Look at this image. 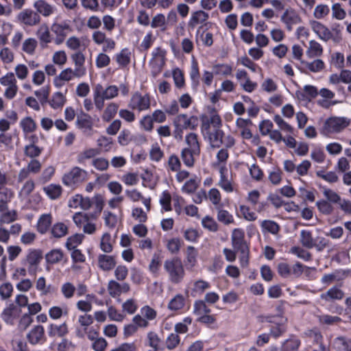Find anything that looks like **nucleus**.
Returning <instances> with one entry per match:
<instances>
[{
    "label": "nucleus",
    "mask_w": 351,
    "mask_h": 351,
    "mask_svg": "<svg viewBox=\"0 0 351 351\" xmlns=\"http://www.w3.org/2000/svg\"><path fill=\"white\" fill-rule=\"evenodd\" d=\"M175 123L180 130L194 129L197 125V119L193 116L189 117L183 114L176 117Z\"/></svg>",
    "instance_id": "obj_21"
},
{
    "label": "nucleus",
    "mask_w": 351,
    "mask_h": 351,
    "mask_svg": "<svg viewBox=\"0 0 351 351\" xmlns=\"http://www.w3.org/2000/svg\"><path fill=\"white\" fill-rule=\"evenodd\" d=\"M27 339L32 345L42 343L45 341V329L43 326H34L27 334Z\"/></svg>",
    "instance_id": "obj_15"
},
{
    "label": "nucleus",
    "mask_w": 351,
    "mask_h": 351,
    "mask_svg": "<svg viewBox=\"0 0 351 351\" xmlns=\"http://www.w3.org/2000/svg\"><path fill=\"white\" fill-rule=\"evenodd\" d=\"M109 295L112 298L119 297L121 293H128L130 290V285L127 282L120 284L114 280H110L107 286Z\"/></svg>",
    "instance_id": "obj_13"
},
{
    "label": "nucleus",
    "mask_w": 351,
    "mask_h": 351,
    "mask_svg": "<svg viewBox=\"0 0 351 351\" xmlns=\"http://www.w3.org/2000/svg\"><path fill=\"white\" fill-rule=\"evenodd\" d=\"M319 93L317 88L313 85H305L302 90H298L296 96L298 99L302 101H310L315 98Z\"/></svg>",
    "instance_id": "obj_27"
},
{
    "label": "nucleus",
    "mask_w": 351,
    "mask_h": 351,
    "mask_svg": "<svg viewBox=\"0 0 351 351\" xmlns=\"http://www.w3.org/2000/svg\"><path fill=\"white\" fill-rule=\"evenodd\" d=\"M323 53V47L322 45L314 40H311L308 43V47L306 51V55L308 58H314L319 57Z\"/></svg>",
    "instance_id": "obj_38"
},
{
    "label": "nucleus",
    "mask_w": 351,
    "mask_h": 351,
    "mask_svg": "<svg viewBox=\"0 0 351 351\" xmlns=\"http://www.w3.org/2000/svg\"><path fill=\"white\" fill-rule=\"evenodd\" d=\"M43 191L51 199H56L60 197L62 189L59 184H51L45 186Z\"/></svg>",
    "instance_id": "obj_46"
},
{
    "label": "nucleus",
    "mask_w": 351,
    "mask_h": 351,
    "mask_svg": "<svg viewBox=\"0 0 351 351\" xmlns=\"http://www.w3.org/2000/svg\"><path fill=\"white\" fill-rule=\"evenodd\" d=\"M217 220L223 223L224 225H230L234 222V217L228 210L222 209L220 207L217 208Z\"/></svg>",
    "instance_id": "obj_48"
},
{
    "label": "nucleus",
    "mask_w": 351,
    "mask_h": 351,
    "mask_svg": "<svg viewBox=\"0 0 351 351\" xmlns=\"http://www.w3.org/2000/svg\"><path fill=\"white\" fill-rule=\"evenodd\" d=\"M69 332L68 326L66 322L61 324H51L47 328V332L51 337H62Z\"/></svg>",
    "instance_id": "obj_29"
},
{
    "label": "nucleus",
    "mask_w": 351,
    "mask_h": 351,
    "mask_svg": "<svg viewBox=\"0 0 351 351\" xmlns=\"http://www.w3.org/2000/svg\"><path fill=\"white\" fill-rule=\"evenodd\" d=\"M300 241L304 247L308 249H311L315 246V241L313 238L312 233L308 230H301Z\"/></svg>",
    "instance_id": "obj_51"
},
{
    "label": "nucleus",
    "mask_w": 351,
    "mask_h": 351,
    "mask_svg": "<svg viewBox=\"0 0 351 351\" xmlns=\"http://www.w3.org/2000/svg\"><path fill=\"white\" fill-rule=\"evenodd\" d=\"M350 119L345 117L333 116L328 118L320 129V133L324 136L341 132L350 124Z\"/></svg>",
    "instance_id": "obj_3"
},
{
    "label": "nucleus",
    "mask_w": 351,
    "mask_h": 351,
    "mask_svg": "<svg viewBox=\"0 0 351 351\" xmlns=\"http://www.w3.org/2000/svg\"><path fill=\"white\" fill-rule=\"evenodd\" d=\"M43 259V252L40 250L30 249L28 250L24 260L25 264L28 265L29 269L37 267Z\"/></svg>",
    "instance_id": "obj_25"
},
{
    "label": "nucleus",
    "mask_w": 351,
    "mask_h": 351,
    "mask_svg": "<svg viewBox=\"0 0 351 351\" xmlns=\"http://www.w3.org/2000/svg\"><path fill=\"white\" fill-rule=\"evenodd\" d=\"M99 247L101 250L105 253H110L112 252L113 246L110 234L108 232L103 234L100 239Z\"/></svg>",
    "instance_id": "obj_52"
},
{
    "label": "nucleus",
    "mask_w": 351,
    "mask_h": 351,
    "mask_svg": "<svg viewBox=\"0 0 351 351\" xmlns=\"http://www.w3.org/2000/svg\"><path fill=\"white\" fill-rule=\"evenodd\" d=\"M220 132L221 128L210 130L209 125L205 124L202 133L212 148H219Z\"/></svg>",
    "instance_id": "obj_14"
},
{
    "label": "nucleus",
    "mask_w": 351,
    "mask_h": 351,
    "mask_svg": "<svg viewBox=\"0 0 351 351\" xmlns=\"http://www.w3.org/2000/svg\"><path fill=\"white\" fill-rule=\"evenodd\" d=\"M99 150L97 148H88L81 152L77 156V161L80 164L84 163L87 160L93 158L99 155Z\"/></svg>",
    "instance_id": "obj_45"
},
{
    "label": "nucleus",
    "mask_w": 351,
    "mask_h": 351,
    "mask_svg": "<svg viewBox=\"0 0 351 351\" xmlns=\"http://www.w3.org/2000/svg\"><path fill=\"white\" fill-rule=\"evenodd\" d=\"M14 197V192L5 186L0 187V211L8 210V203Z\"/></svg>",
    "instance_id": "obj_31"
},
{
    "label": "nucleus",
    "mask_w": 351,
    "mask_h": 351,
    "mask_svg": "<svg viewBox=\"0 0 351 351\" xmlns=\"http://www.w3.org/2000/svg\"><path fill=\"white\" fill-rule=\"evenodd\" d=\"M16 19L21 24L29 27L39 24L41 20L40 15L31 9H25L20 12Z\"/></svg>",
    "instance_id": "obj_7"
},
{
    "label": "nucleus",
    "mask_w": 351,
    "mask_h": 351,
    "mask_svg": "<svg viewBox=\"0 0 351 351\" xmlns=\"http://www.w3.org/2000/svg\"><path fill=\"white\" fill-rule=\"evenodd\" d=\"M51 31L58 36L65 38L71 31V27L66 22L54 23L51 25Z\"/></svg>",
    "instance_id": "obj_40"
},
{
    "label": "nucleus",
    "mask_w": 351,
    "mask_h": 351,
    "mask_svg": "<svg viewBox=\"0 0 351 351\" xmlns=\"http://www.w3.org/2000/svg\"><path fill=\"white\" fill-rule=\"evenodd\" d=\"M16 311V306L13 304H10L3 309L1 313V317L6 324H13L14 320L17 316Z\"/></svg>",
    "instance_id": "obj_37"
},
{
    "label": "nucleus",
    "mask_w": 351,
    "mask_h": 351,
    "mask_svg": "<svg viewBox=\"0 0 351 351\" xmlns=\"http://www.w3.org/2000/svg\"><path fill=\"white\" fill-rule=\"evenodd\" d=\"M209 19L208 13L206 12L203 10H199L191 13L190 19L189 21V27L194 28L197 25L202 27L206 24L207 21Z\"/></svg>",
    "instance_id": "obj_18"
},
{
    "label": "nucleus",
    "mask_w": 351,
    "mask_h": 351,
    "mask_svg": "<svg viewBox=\"0 0 351 351\" xmlns=\"http://www.w3.org/2000/svg\"><path fill=\"white\" fill-rule=\"evenodd\" d=\"M344 291L338 286H332L320 295V298L326 302L341 300L344 298Z\"/></svg>",
    "instance_id": "obj_16"
},
{
    "label": "nucleus",
    "mask_w": 351,
    "mask_h": 351,
    "mask_svg": "<svg viewBox=\"0 0 351 351\" xmlns=\"http://www.w3.org/2000/svg\"><path fill=\"white\" fill-rule=\"evenodd\" d=\"M333 346L337 351H351V340L337 337L334 340Z\"/></svg>",
    "instance_id": "obj_59"
},
{
    "label": "nucleus",
    "mask_w": 351,
    "mask_h": 351,
    "mask_svg": "<svg viewBox=\"0 0 351 351\" xmlns=\"http://www.w3.org/2000/svg\"><path fill=\"white\" fill-rule=\"evenodd\" d=\"M190 78L193 88L196 89L199 84V71L198 64L195 60H193L191 62Z\"/></svg>",
    "instance_id": "obj_47"
},
{
    "label": "nucleus",
    "mask_w": 351,
    "mask_h": 351,
    "mask_svg": "<svg viewBox=\"0 0 351 351\" xmlns=\"http://www.w3.org/2000/svg\"><path fill=\"white\" fill-rule=\"evenodd\" d=\"M185 305V297L179 293L176 295L168 303L167 307L170 311H177L182 309Z\"/></svg>",
    "instance_id": "obj_43"
},
{
    "label": "nucleus",
    "mask_w": 351,
    "mask_h": 351,
    "mask_svg": "<svg viewBox=\"0 0 351 351\" xmlns=\"http://www.w3.org/2000/svg\"><path fill=\"white\" fill-rule=\"evenodd\" d=\"M252 125L250 119H245L243 118H238L236 121V125L241 130V135L243 138L250 139L252 137L249 127Z\"/></svg>",
    "instance_id": "obj_32"
},
{
    "label": "nucleus",
    "mask_w": 351,
    "mask_h": 351,
    "mask_svg": "<svg viewBox=\"0 0 351 351\" xmlns=\"http://www.w3.org/2000/svg\"><path fill=\"white\" fill-rule=\"evenodd\" d=\"M150 25L152 28H160L161 31L167 29L166 17L163 14H157L152 17Z\"/></svg>",
    "instance_id": "obj_56"
},
{
    "label": "nucleus",
    "mask_w": 351,
    "mask_h": 351,
    "mask_svg": "<svg viewBox=\"0 0 351 351\" xmlns=\"http://www.w3.org/2000/svg\"><path fill=\"white\" fill-rule=\"evenodd\" d=\"M151 99L148 94L143 95L138 92L132 94L128 102V107L138 112L145 111L150 108Z\"/></svg>",
    "instance_id": "obj_6"
},
{
    "label": "nucleus",
    "mask_w": 351,
    "mask_h": 351,
    "mask_svg": "<svg viewBox=\"0 0 351 351\" xmlns=\"http://www.w3.org/2000/svg\"><path fill=\"white\" fill-rule=\"evenodd\" d=\"M94 88L106 100H111L119 95V88L116 85H109L104 88L102 84H97Z\"/></svg>",
    "instance_id": "obj_26"
},
{
    "label": "nucleus",
    "mask_w": 351,
    "mask_h": 351,
    "mask_svg": "<svg viewBox=\"0 0 351 351\" xmlns=\"http://www.w3.org/2000/svg\"><path fill=\"white\" fill-rule=\"evenodd\" d=\"M82 77L83 75L75 69L66 68L54 78L53 84L56 88H61L65 82H69L74 78H81Z\"/></svg>",
    "instance_id": "obj_8"
},
{
    "label": "nucleus",
    "mask_w": 351,
    "mask_h": 351,
    "mask_svg": "<svg viewBox=\"0 0 351 351\" xmlns=\"http://www.w3.org/2000/svg\"><path fill=\"white\" fill-rule=\"evenodd\" d=\"M87 176L88 173L86 170L79 167H74L63 176L62 182L66 186H73L85 181Z\"/></svg>",
    "instance_id": "obj_5"
},
{
    "label": "nucleus",
    "mask_w": 351,
    "mask_h": 351,
    "mask_svg": "<svg viewBox=\"0 0 351 351\" xmlns=\"http://www.w3.org/2000/svg\"><path fill=\"white\" fill-rule=\"evenodd\" d=\"M52 223V216L51 214L41 215L37 221L36 228L38 232L43 234L49 229Z\"/></svg>",
    "instance_id": "obj_33"
},
{
    "label": "nucleus",
    "mask_w": 351,
    "mask_h": 351,
    "mask_svg": "<svg viewBox=\"0 0 351 351\" xmlns=\"http://www.w3.org/2000/svg\"><path fill=\"white\" fill-rule=\"evenodd\" d=\"M71 59L74 64V69L77 71L83 76L86 74L85 66L86 57L82 51H77L71 54Z\"/></svg>",
    "instance_id": "obj_22"
},
{
    "label": "nucleus",
    "mask_w": 351,
    "mask_h": 351,
    "mask_svg": "<svg viewBox=\"0 0 351 351\" xmlns=\"http://www.w3.org/2000/svg\"><path fill=\"white\" fill-rule=\"evenodd\" d=\"M200 152H193V150L182 149L181 151V158L187 167H193L195 165V158L199 156Z\"/></svg>",
    "instance_id": "obj_42"
},
{
    "label": "nucleus",
    "mask_w": 351,
    "mask_h": 351,
    "mask_svg": "<svg viewBox=\"0 0 351 351\" xmlns=\"http://www.w3.org/2000/svg\"><path fill=\"white\" fill-rule=\"evenodd\" d=\"M119 107V104L115 102L108 103L101 114L102 121L104 122L110 121L116 116Z\"/></svg>",
    "instance_id": "obj_36"
},
{
    "label": "nucleus",
    "mask_w": 351,
    "mask_h": 351,
    "mask_svg": "<svg viewBox=\"0 0 351 351\" xmlns=\"http://www.w3.org/2000/svg\"><path fill=\"white\" fill-rule=\"evenodd\" d=\"M163 269L169 281L174 285L181 283L186 275L184 266L178 257L166 259L163 263Z\"/></svg>",
    "instance_id": "obj_1"
},
{
    "label": "nucleus",
    "mask_w": 351,
    "mask_h": 351,
    "mask_svg": "<svg viewBox=\"0 0 351 351\" xmlns=\"http://www.w3.org/2000/svg\"><path fill=\"white\" fill-rule=\"evenodd\" d=\"M147 345L156 350H163L162 339L154 331H149L146 336Z\"/></svg>",
    "instance_id": "obj_39"
},
{
    "label": "nucleus",
    "mask_w": 351,
    "mask_h": 351,
    "mask_svg": "<svg viewBox=\"0 0 351 351\" xmlns=\"http://www.w3.org/2000/svg\"><path fill=\"white\" fill-rule=\"evenodd\" d=\"M220 178L217 185L226 193H232L234 191V182L230 179L227 175V169L224 166H221L219 169Z\"/></svg>",
    "instance_id": "obj_19"
},
{
    "label": "nucleus",
    "mask_w": 351,
    "mask_h": 351,
    "mask_svg": "<svg viewBox=\"0 0 351 351\" xmlns=\"http://www.w3.org/2000/svg\"><path fill=\"white\" fill-rule=\"evenodd\" d=\"M68 233V227L62 222L54 223L51 229V234L55 238H61Z\"/></svg>",
    "instance_id": "obj_49"
},
{
    "label": "nucleus",
    "mask_w": 351,
    "mask_h": 351,
    "mask_svg": "<svg viewBox=\"0 0 351 351\" xmlns=\"http://www.w3.org/2000/svg\"><path fill=\"white\" fill-rule=\"evenodd\" d=\"M280 21L285 24L287 30L291 31L294 25L301 23L302 19L295 10L289 8L281 15Z\"/></svg>",
    "instance_id": "obj_9"
},
{
    "label": "nucleus",
    "mask_w": 351,
    "mask_h": 351,
    "mask_svg": "<svg viewBox=\"0 0 351 351\" xmlns=\"http://www.w3.org/2000/svg\"><path fill=\"white\" fill-rule=\"evenodd\" d=\"M172 77L174 84L178 89H182L185 86L184 73L179 68H175L172 71Z\"/></svg>",
    "instance_id": "obj_57"
},
{
    "label": "nucleus",
    "mask_w": 351,
    "mask_h": 351,
    "mask_svg": "<svg viewBox=\"0 0 351 351\" xmlns=\"http://www.w3.org/2000/svg\"><path fill=\"white\" fill-rule=\"evenodd\" d=\"M346 277V274L343 270H335L331 273L324 274L321 278V282L328 286L332 283L343 281Z\"/></svg>",
    "instance_id": "obj_23"
},
{
    "label": "nucleus",
    "mask_w": 351,
    "mask_h": 351,
    "mask_svg": "<svg viewBox=\"0 0 351 351\" xmlns=\"http://www.w3.org/2000/svg\"><path fill=\"white\" fill-rule=\"evenodd\" d=\"M36 289L40 295H47L55 292L56 289L51 285H47L45 277H39L36 281Z\"/></svg>",
    "instance_id": "obj_35"
},
{
    "label": "nucleus",
    "mask_w": 351,
    "mask_h": 351,
    "mask_svg": "<svg viewBox=\"0 0 351 351\" xmlns=\"http://www.w3.org/2000/svg\"><path fill=\"white\" fill-rule=\"evenodd\" d=\"M75 125L78 129L82 130L86 135H91V132L93 131V121L88 114L82 112V114H78Z\"/></svg>",
    "instance_id": "obj_12"
},
{
    "label": "nucleus",
    "mask_w": 351,
    "mask_h": 351,
    "mask_svg": "<svg viewBox=\"0 0 351 351\" xmlns=\"http://www.w3.org/2000/svg\"><path fill=\"white\" fill-rule=\"evenodd\" d=\"M131 216L133 219L140 223H145L147 221V213L142 208L133 207L131 211Z\"/></svg>",
    "instance_id": "obj_60"
},
{
    "label": "nucleus",
    "mask_w": 351,
    "mask_h": 351,
    "mask_svg": "<svg viewBox=\"0 0 351 351\" xmlns=\"http://www.w3.org/2000/svg\"><path fill=\"white\" fill-rule=\"evenodd\" d=\"M115 257L107 254H99L97 256V266L104 271H109L116 266Z\"/></svg>",
    "instance_id": "obj_24"
},
{
    "label": "nucleus",
    "mask_w": 351,
    "mask_h": 351,
    "mask_svg": "<svg viewBox=\"0 0 351 351\" xmlns=\"http://www.w3.org/2000/svg\"><path fill=\"white\" fill-rule=\"evenodd\" d=\"M67 93V90L66 89L64 93L62 92H56L49 102L50 106L53 109H58L62 108V106L65 104L66 99V94Z\"/></svg>",
    "instance_id": "obj_41"
},
{
    "label": "nucleus",
    "mask_w": 351,
    "mask_h": 351,
    "mask_svg": "<svg viewBox=\"0 0 351 351\" xmlns=\"http://www.w3.org/2000/svg\"><path fill=\"white\" fill-rule=\"evenodd\" d=\"M64 258V253L61 250L54 249L45 255L46 261L49 264H56L60 262Z\"/></svg>",
    "instance_id": "obj_55"
},
{
    "label": "nucleus",
    "mask_w": 351,
    "mask_h": 351,
    "mask_svg": "<svg viewBox=\"0 0 351 351\" xmlns=\"http://www.w3.org/2000/svg\"><path fill=\"white\" fill-rule=\"evenodd\" d=\"M206 199L215 206L217 208L219 207L221 201V195L220 191L216 188L210 189L206 194Z\"/></svg>",
    "instance_id": "obj_62"
},
{
    "label": "nucleus",
    "mask_w": 351,
    "mask_h": 351,
    "mask_svg": "<svg viewBox=\"0 0 351 351\" xmlns=\"http://www.w3.org/2000/svg\"><path fill=\"white\" fill-rule=\"evenodd\" d=\"M43 152V148L36 145L34 142L27 145L24 147V154L32 159H36Z\"/></svg>",
    "instance_id": "obj_54"
},
{
    "label": "nucleus",
    "mask_w": 351,
    "mask_h": 351,
    "mask_svg": "<svg viewBox=\"0 0 351 351\" xmlns=\"http://www.w3.org/2000/svg\"><path fill=\"white\" fill-rule=\"evenodd\" d=\"M20 126L23 132L26 134L33 132L36 129V124L30 117H26L22 119L20 122Z\"/></svg>",
    "instance_id": "obj_61"
},
{
    "label": "nucleus",
    "mask_w": 351,
    "mask_h": 351,
    "mask_svg": "<svg viewBox=\"0 0 351 351\" xmlns=\"http://www.w3.org/2000/svg\"><path fill=\"white\" fill-rule=\"evenodd\" d=\"M193 313L198 317L210 313V309L206 306L203 300H197L193 304Z\"/></svg>",
    "instance_id": "obj_63"
},
{
    "label": "nucleus",
    "mask_w": 351,
    "mask_h": 351,
    "mask_svg": "<svg viewBox=\"0 0 351 351\" xmlns=\"http://www.w3.org/2000/svg\"><path fill=\"white\" fill-rule=\"evenodd\" d=\"M75 286L70 282H64L60 287V292L66 300L72 298L75 293Z\"/></svg>",
    "instance_id": "obj_58"
},
{
    "label": "nucleus",
    "mask_w": 351,
    "mask_h": 351,
    "mask_svg": "<svg viewBox=\"0 0 351 351\" xmlns=\"http://www.w3.org/2000/svg\"><path fill=\"white\" fill-rule=\"evenodd\" d=\"M36 35L40 41V45L42 48H45L52 40V37L46 24L41 25L36 32Z\"/></svg>",
    "instance_id": "obj_28"
},
{
    "label": "nucleus",
    "mask_w": 351,
    "mask_h": 351,
    "mask_svg": "<svg viewBox=\"0 0 351 351\" xmlns=\"http://www.w3.org/2000/svg\"><path fill=\"white\" fill-rule=\"evenodd\" d=\"M77 322L80 326L76 328L75 334L77 337L83 339L86 335V330L91 327L93 319L90 315L84 314L78 317Z\"/></svg>",
    "instance_id": "obj_17"
},
{
    "label": "nucleus",
    "mask_w": 351,
    "mask_h": 351,
    "mask_svg": "<svg viewBox=\"0 0 351 351\" xmlns=\"http://www.w3.org/2000/svg\"><path fill=\"white\" fill-rule=\"evenodd\" d=\"M0 84L5 87L3 96L8 100L13 99L17 95L19 86L13 72H8L0 77Z\"/></svg>",
    "instance_id": "obj_4"
},
{
    "label": "nucleus",
    "mask_w": 351,
    "mask_h": 351,
    "mask_svg": "<svg viewBox=\"0 0 351 351\" xmlns=\"http://www.w3.org/2000/svg\"><path fill=\"white\" fill-rule=\"evenodd\" d=\"M69 309L66 306H52L49 308V317L53 320H58L69 315Z\"/></svg>",
    "instance_id": "obj_34"
},
{
    "label": "nucleus",
    "mask_w": 351,
    "mask_h": 351,
    "mask_svg": "<svg viewBox=\"0 0 351 351\" xmlns=\"http://www.w3.org/2000/svg\"><path fill=\"white\" fill-rule=\"evenodd\" d=\"M92 206L89 197H84L82 195L76 194L71 197L69 201V206L73 208H80L82 210H88Z\"/></svg>",
    "instance_id": "obj_20"
},
{
    "label": "nucleus",
    "mask_w": 351,
    "mask_h": 351,
    "mask_svg": "<svg viewBox=\"0 0 351 351\" xmlns=\"http://www.w3.org/2000/svg\"><path fill=\"white\" fill-rule=\"evenodd\" d=\"M149 64L156 72H160L165 64L166 51L161 47L155 48L152 53Z\"/></svg>",
    "instance_id": "obj_10"
},
{
    "label": "nucleus",
    "mask_w": 351,
    "mask_h": 351,
    "mask_svg": "<svg viewBox=\"0 0 351 351\" xmlns=\"http://www.w3.org/2000/svg\"><path fill=\"white\" fill-rule=\"evenodd\" d=\"M186 147L183 149L193 150V152H200V144L198 139V135L193 132H190L185 136L184 139Z\"/></svg>",
    "instance_id": "obj_30"
},
{
    "label": "nucleus",
    "mask_w": 351,
    "mask_h": 351,
    "mask_svg": "<svg viewBox=\"0 0 351 351\" xmlns=\"http://www.w3.org/2000/svg\"><path fill=\"white\" fill-rule=\"evenodd\" d=\"M34 8L39 15L44 17H49L54 14L57 11L55 5L47 2L46 0H37L34 3Z\"/></svg>",
    "instance_id": "obj_11"
},
{
    "label": "nucleus",
    "mask_w": 351,
    "mask_h": 351,
    "mask_svg": "<svg viewBox=\"0 0 351 351\" xmlns=\"http://www.w3.org/2000/svg\"><path fill=\"white\" fill-rule=\"evenodd\" d=\"M231 243L234 250L241 253L240 263L245 267L249 263V247L245 241V233L241 228H234L231 234Z\"/></svg>",
    "instance_id": "obj_2"
},
{
    "label": "nucleus",
    "mask_w": 351,
    "mask_h": 351,
    "mask_svg": "<svg viewBox=\"0 0 351 351\" xmlns=\"http://www.w3.org/2000/svg\"><path fill=\"white\" fill-rule=\"evenodd\" d=\"M14 75L16 78L21 81L25 80L29 75V69L26 64H18L15 66L14 69Z\"/></svg>",
    "instance_id": "obj_64"
},
{
    "label": "nucleus",
    "mask_w": 351,
    "mask_h": 351,
    "mask_svg": "<svg viewBox=\"0 0 351 351\" xmlns=\"http://www.w3.org/2000/svg\"><path fill=\"white\" fill-rule=\"evenodd\" d=\"M301 64L313 73H318L325 66L324 62L320 59H316L313 62L301 60Z\"/></svg>",
    "instance_id": "obj_53"
},
{
    "label": "nucleus",
    "mask_w": 351,
    "mask_h": 351,
    "mask_svg": "<svg viewBox=\"0 0 351 351\" xmlns=\"http://www.w3.org/2000/svg\"><path fill=\"white\" fill-rule=\"evenodd\" d=\"M38 46L37 40L34 38H26L22 43V51L27 55L33 56Z\"/></svg>",
    "instance_id": "obj_50"
},
{
    "label": "nucleus",
    "mask_w": 351,
    "mask_h": 351,
    "mask_svg": "<svg viewBox=\"0 0 351 351\" xmlns=\"http://www.w3.org/2000/svg\"><path fill=\"white\" fill-rule=\"evenodd\" d=\"M18 218L17 211L15 210H5L0 211V226L9 224L15 221Z\"/></svg>",
    "instance_id": "obj_44"
}]
</instances>
